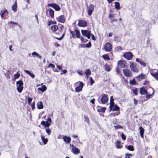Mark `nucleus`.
Here are the masks:
<instances>
[{"mask_svg": "<svg viewBox=\"0 0 158 158\" xmlns=\"http://www.w3.org/2000/svg\"><path fill=\"white\" fill-rule=\"evenodd\" d=\"M69 33L71 34L72 37L73 38H75L76 37L77 38H80L81 36L80 31L77 29H75L74 31H72L70 29H69Z\"/></svg>", "mask_w": 158, "mask_h": 158, "instance_id": "1", "label": "nucleus"}, {"mask_svg": "<svg viewBox=\"0 0 158 158\" xmlns=\"http://www.w3.org/2000/svg\"><path fill=\"white\" fill-rule=\"evenodd\" d=\"M16 85H17V89L19 93H21L23 90V83L22 80H19L16 82Z\"/></svg>", "mask_w": 158, "mask_h": 158, "instance_id": "2", "label": "nucleus"}, {"mask_svg": "<svg viewBox=\"0 0 158 158\" xmlns=\"http://www.w3.org/2000/svg\"><path fill=\"white\" fill-rule=\"evenodd\" d=\"M130 68L133 72L137 73L139 71V69L136 64L133 62H130Z\"/></svg>", "mask_w": 158, "mask_h": 158, "instance_id": "3", "label": "nucleus"}, {"mask_svg": "<svg viewBox=\"0 0 158 158\" xmlns=\"http://www.w3.org/2000/svg\"><path fill=\"white\" fill-rule=\"evenodd\" d=\"M81 32L83 36L87 37L88 39H90L91 36V31L87 30H81Z\"/></svg>", "mask_w": 158, "mask_h": 158, "instance_id": "4", "label": "nucleus"}, {"mask_svg": "<svg viewBox=\"0 0 158 158\" xmlns=\"http://www.w3.org/2000/svg\"><path fill=\"white\" fill-rule=\"evenodd\" d=\"M112 45L109 42H107L105 44L104 49L106 52H110L112 50Z\"/></svg>", "mask_w": 158, "mask_h": 158, "instance_id": "5", "label": "nucleus"}, {"mask_svg": "<svg viewBox=\"0 0 158 158\" xmlns=\"http://www.w3.org/2000/svg\"><path fill=\"white\" fill-rule=\"evenodd\" d=\"M123 56L127 60H130L133 57V54L131 52H127L124 53Z\"/></svg>", "mask_w": 158, "mask_h": 158, "instance_id": "6", "label": "nucleus"}, {"mask_svg": "<svg viewBox=\"0 0 158 158\" xmlns=\"http://www.w3.org/2000/svg\"><path fill=\"white\" fill-rule=\"evenodd\" d=\"M108 100V95L106 94H104L101 98V101L102 104H105L107 102Z\"/></svg>", "mask_w": 158, "mask_h": 158, "instance_id": "7", "label": "nucleus"}, {"mask_svg": "<svg viewBox=\"0 0 158 158\" xmlns=\"http://www.w3.org/2000/svg\"><path fill=\"white\" fill-rule=\"evenodd\" d=\"M123 72L124 75L127 77H131L132 75V73L130 69H123Z\"/></svg>", "mask_w": 158, "mask_h": 158, "instance_id": "8", "label": "nucleus"}, {"mask_svg": "<svg viewBox=\"0 0 158 158\" xmlns=\"http://www.w3.org/2000/svg\"><path fill=\"white\" fill-rule=\"evenodd\" d=\"M48 6H51L56 11H59L60 10V8L59 6L56 3L48 4Z\"/></svg>", "mask_w": 158, "mask_h": 158, "instance_id": "9", "label": "nucleus"}, {"mask_svg": "<svg viewBox=\"0 0 158 158\" xmlns=\"http://www.w3.org/2000/svg\"><path fill=\"white\" fill-rule=\"evenodd\" d=\"M56 20L59 23H64L66 20V18L64 15H61L56 18Z\"/></svg>", "mask_w": 158, "mask_h": 158, "instance_id": "10", "label": "nucleus"}, {"mask_svg": "<svg viewBox=\"0 0 158 158\" xmlns=\"http://www.w3.org/2000/svg\"><path fill=\"white\" fill-rule=\"evenodd\" d=\"M94 6L93 4H90L88 9V14L89 16H90L92 14L94 11Z\"/></svg>", "mask_w": 158, "mask_h": 158, "instance_id": "11", "label": "nucleus"}, {"mask_svg": "<svg viewBox=\"0 0 158 158\" xmlns=\"http://www.w3.org/2000/svg\"><path fill=\"white\" fill-rule=\"evenodd\" d=\"M77 26L79 27H85L87 26V23L84 20H79Z\"/></svg>", "mask_w": 158, "mask_h": 158, "instance_id": "12", "label": "nucleus"}, {"mask_svg": "<svg viewBox=\"0 0 158 158\" xmlns=\"http://www.w3.org/2000/svg\"><path fill=\"white\" fill-rule=\"evenodd\" d=\"M84 85L83 83L81 82H79V84L78 86L75 88V90L76 92H79L81 91Z\"/></svg>", "mask_w": 158, "mask_h": 158, "instance_id": "13", "label": "nucleus"}, {"mask_svg": "<svg viewBox=\"0 0 158 158\" xmlns=\"http://www.w3.org/2000/svg\"><path fill=\"white\" fill-rule=\"evenodd\" d=\"M150 88L151 89V91L152 93L151 94H149L147 92V93H146V98L147 99H149L151 97H152L153 94L154 93V89L150 86Z\"/></svg>", "mask_w": 158, "mask_h": 158, "instance_id": "14", "label": "nucleus"}, {"mask_svg": "<svg viewBox=\"0 0 158 158\" xmlns=\"http://www.w3.org/2000/svg\"><path fill=\"white\" fill-rule=\"evenodd\" d=\"M126 62L123 60H120L118 62V65L121 68H124L125 67Z\"/></svg>", "mask_w": 158, "mask_h": 158, "instance_id": "15", "label": "nucleus"}, {"mask_svg": "<svg viewBox=\"0 0 158 158\" xmlns=\"http://www.w3.org/2000/svg\"><path fill=\"white\" fill-rule=\"evenodd\" d=\"M123 143H122L121 141L119 140H117L115 142L116 147L117 148L121 149L123 147Z\"/></svg>", "mask_w": 158, "mask_h": 158, "instance_id": "16", "label": "nucleus"}, {"mask_svg": "<svg viewBox=\"0 0 158 158\" xmlns=\"http://www.w3.org/2000/svg\"><path fill=\"white\" fill-rule=\"evenodd\" d=\"M72 151L74 154H78L80 153L79 149L77 148L74 147L73 144H72Z\"/></svg>", "mask_w": 158, "mask_h": 158, "instance_id": "17", "label": "nucleus"}, {"mask_svg": "<svg viewBox=\"0 0 158 158\" xmlns=\"http://www.w3.org/2000/svg\"><path fill=\"white\" fill-rule=\"evenodd\" d=\"M156 72L154 73L153 72H150L151 75L156 80L158 81V70H155Z\"/></svg>", "mask_w": 158, "mask_h": 158, "instance_id": "18", "label": "nucleus"}, {"mask_svg": "<svg viewBox=\"0 0 158 158\" xmlns=\"http://www.w3.org/2000/svg\"><path fill=\"white\" fill-rule=\"evenodd\" d=\"M114 99L113 98V96H112L110 97V105L109 106L110 110H112V109L114 106Z\"/></svg>", "mask_w": 158, "mask_h": 158, "instance_id": "19", "label": "nucleus"}, {"mask_svg": "<svg viewBox=\"0 0 158 158\" xmlns=\"http://www.w3.org/2000/svg\"><path fill=\"white\" fill-rule=\"evenodd\" d=\"M146 75L142 73H141L138 76L136 77V78L137 79V80L140 81L141 80H143L145 78Z\"/></svg>", "mask_w": 158, "mask_h": 158, "instance_id": "20", "label": "nucleus"}, {"mask_svg": "<svg viewBox=\"0 0 158 158\" xmlns=\"http://www.w3.org/2000/svg\"><path fill=\"white\" fill-rule=\"evenodd\" d=\"M97 111L99 112H104L106 110V107H102L100 106H98L97 107Z\"/></svg>", "mask_w": 158, "mask_h": 158, "instance_id": "21", "label": "nucleus"}, {"mask_svg": "<svg viewBox=\"0 0 158 158\" xmlns=\"http://www.w3.org/2000/svg\"><path fill=\"white\" fill-rule=\"evenodd\" d=\"M63 141L66 143H69L71 141V139L70 137L66 136H63Z\"/></svg>", "mask_w": 158, "mask_h": 158, "instance_id": "22", "label": "nucleus"}, {"mask_svg": "<svg viewBox=\"0 0 158 158\" xmlns=\"http://www.w3.org/2000/svg\"><path fill=\"white\" fill-rule=\"evenodd\" d=\"M147 90L145 89L144 87H141L140 89L139 93L141 95H143L147 93Z\"/></svg>", "mask_w": 158, "mask_h": 158, "instance_id": "23", "label": "nucleus"}, {"mask_svg": "<svg viewBox=\"0 0 158 158\" xmlns=\"http://www.w3.org/2000/svg\"><path fill=\"white\" fill-rule=\"evenodd\" d=\"M8 12L6 9H5L3 10H1L0 11V15L2 18H3V16L5 14L8 15Z\"/></svg>", "mask_w": 158, "mask_h": 158, "instance_id": "24", "label": "nucleus"}, {"mask_svg": "<svg viewBox=\"0 0 158 158\" xmlns=\"http://www.w3.org/2000/svg\"><path fill=\"white\" fill-rule=\"evenodd\" d=\"M37 106L38 109H41L44 108V105L42 101L38 102L37 104Z\"/></svg>", "mask_w": 158, "mask_h": 158, "instance_id": "25", "label": "nucleus"}, {"mask_svg": "<svg viewBox=\"0 0 158 158\" xmlns=\"http://www.w3.org/2000/svg\"><path fill=\"white\" fill-rule=\"evenodd\" d=\"M139 129L140 130L139 133L140 136L142 138H143L144 129L141 126L139 127Z\"/></svg>", "mask_w": 158, "mask_h": 158, "instance_id": "26", "label": "nucleus"}, {"mask_svg": "<svg viewBox=\"0 0 158 158\" xmlns=\"http://www.w3.org/2000/svg\"><path fill=\"white\" fill-rule=\"evenodd\" d=\"M38 89L40 90L42 92H43L46 90L47 87L45 85H43L41 87L38 88Z\"/></svg>", "mask_w": 158, "mask_h": 158, "instance_id": "27", "label": "nucleus"}, {"mask_svg": "<svg viewBox=\"0 0 158 158\" xmlns=\"http://www.w3.org/2000/svg\"><path fill=\"white\" fill-rule=\"evenodd\" d=\"M17 5L16 1H15L14 4L12 6V10L15 12H16L17 10Z\"/></svg>", "mask_w": 158, "mask_h": 158, "instance_id": "28", "label": "nucleus"}, {"mask_svg": "<svg viewBox=\"0 0 158 158\" xmlns=\"http://www.w3.org/2000/svg\"><path fill=\"white\" fill-rule=\"evenodd\" d=\"M103 59L105 60L108 61L110 60V58L108 54H104L102 56Z\"/></svg>", "mask_w": 158, "mask_h": 158, "instance_id": "29", "label": "nucleus"}, {"mask_svg": "<svg viewBox=\"0 0 158 158\" xmlns=\"http://www.w3.org/2000/svg\"><path fill=\"white\" fill-rule=\"evenodd\" d=\"M49 15L51 18H53L54 16V11L52 9H50L49 10Z\"/></svg>", "mask_w": 158, "mask_h": 158, "instance_id": "30", "label": "nucleus"}, {"mask_svg": "<svg viewBox=\"0 0 158 158\" xmlns=\"http://www.w3.org/2000/svg\"><path fill=\"white\" fill-rule=\"evenodd\" d=\"M41 138L42 142L44 144H46L47 143L48 141L47 139L45 138L43 136H41Z\"/></svg>", "mask_w": 158, "mask_h": 158, "instance_id": "31", "label": "nucleus"}, {"mask_svg": "<svg viewBox=\"0 0 158 158\" xmlns=\"http://www.w3.org/2000/svg\"><path fill=\"white\" fill-rule=\"evenodd\" d=\"M32 55L33 56H36L39 58L40 59L42 58V56L40 55L37 52H33L32 53Z\"/></svg>", "mask_w": 158, "mask_h": 158, "instance_id": "32", "label": "nucleus"}, {"mask_svg": "<svg viewBox=\"0 0 158 158\" xmlns=\"http://www.w3.org/2000/svg\"><path fill=\"white\" fill-rule=\"evenodd\" d=\"M111 69L109 65L107 64H106L105 65V70L107 72H109L111 70Z\"/></svg>", "mask_w": 158, "mask_h": 158, "instance_id": "33", "label": "nucleus"}, {"mask_svg": "<svg viewBox=\"0 0 158 158\" xmlns=\"http://www.w3.org/2000/svg\"><path fill=\"white\" fill-rule=\"evenodd\" d=\"M58 26L56 25H52L51 27V30L54 31H56L58 30Z\"/></svg>", "mask_w": 158, "mask_h": 158, "instance_id": "34", "label": "nucleus"}, {"mask_svg": "<svg viewBox=\"0 0 158 158\" xmlns=\"http://www.w3.org/2000/svg\"><path fill=\"white\" fill-rule=\"evenodd\" d=\"M115 9L118 10H119L121 8L120 6V4L118 2H115Z\"/></svg>", "mask_w": 158, "mask_h": 158, "instance_id": "35", "label": "nucleus"}, {"mask_svg": "<svg viewBox=\"0 0 158 158\" xmlns=\"http://www.w3.org/2000/svg\"><path fill=\"white\" fill-rule=\"evenodd\" d=\"M85 73L87 76V78H88V76L91 74V72L89 69H87L85 72Z\"/></svg>", "mask_w": 158, "mask_h": 158, "instance_id": "36", "label": "nucleus"}, {"mask_svg": "<svg viewBox=\"0 0 158 158\" xmlns=\"http://www.w3.org/2000/svg\"><path fill=\"white\" fill-rule=\"evenodd\" d=\"M129 83L131 85H135L136 84V81L134 78L132 80H130Z\"/></svg>", "mask_w": 158, "mask_h": 158, "instance_id": "37", "label": "nucleus"}, {"mask_svg": "<svg viewBox=\"0 0 158 158\" xmlns=\"http://www.w3.org/2000/svg\"><path fill=\"white\" fill-rule=\"evenodd\" d=\"M138 89L136 88L133 90V93L135 95H137L138 94Z\"/></svg>", "mask_w": 158, "mask_h": 158, "instance_id": "38", "label": "nucleus"}, {"mask_svg": "<svg viewBox=\"0 0 158 158\" xmlns=\"http://www.w3.org/2000/svg\"><path fill=\"white\" fill-rule=\"evenodd\" d=\"M114 107L113 108L112 110L113 111H119L120 108L117 105H115L114 106Z\"/></svg>", "mask_w": 158, "mask_h": 158, "instance_id": "39", "label": "nucleus"}, {"mask_svg": "<svg viewBox=\"0 0 158 158\" xmlns=\"http://www.w3.org/2000/svg\"><path fill=\"white\" fill-rule=\"evenodd\" d=\"M127 149L129 151H133L134 150V147L132 145H129L128 146Z\"/></svg>", "mask_w": 158, "mask_h": 158, "instance_id": "40", "label": "nucleus"}, {"mask_svg": "<svg viewBox=\"0 0 158 158\" xmlns=\"http://www.w3.org/2000/svg\"><path fill=\"white\" fill-rule=\"evenodd\" d=\"M56 22H53L52 21H49L48 23V26H49L52 24H56Z\"/></svg>", "mask_w": 158, "mask_h": 158, "instance_id": "41", "label": "nucleus"}, {"mask_svg": "<svg viewBox=\"0 0 158 158\" xmlns=\"http://www.w3.org/2000/svg\"><path fill=\"white\" fill-rule=\"evenodd\" d=\"M20 75L19 73L17 72L14 75V78L15 79H18L20 77Z\"/></svg>", "mask_w": 158, "mask_h": 158, "instance_id": "42", "label": "nucleus"}, {"mask_svg": "<svg viewBox=\"0 0 158 158\" xmlns=\"http://www.w3.org/2000/svg\"><path fill=\"white\" fill-rule=\"evenodd\" d=\"M32 99V98L31 97H28L27 99V102L29 105H31Z\"/></svg>", "mask_w": 158, "mask_h": 158, "instance_id": "43", "label": "nucleus"}, {"mask_svg": "<svg viewBox=\"0 0 158 158\" xmlns=\"http://www.w3.org/2000/svg\"><path fill=\"white\" fill-rule=\"evenodd\" d=\"M143 85H150L149 81L148 80L145 81L143 83Z\"/></svg>", "mask_w": 158, "mask_h": 158, "instance_id": "44", "label": "nucleus"}, {"mask_svg": "<svg viewBox=\"0 0 158 158\" xmlns=\"http://www.w3.org/2000/svg\"><path fill=\"white\" fill-rule=\"evenodd\" d=\"M35 101L33 102L32 104L31 103V105H30L31 106L32 110H34L35 108Z\"/></svg>", "mask_w": 158, "mask_h": 158, "instance_id": "45", "label": "nucleus"}, {"mask_svg": "<svg viewBox=\"0 0 158 158\" xmlns=\"http://www.w3.org/2000/svg\"><path fill=\"white\" fill-rule=\"evenodd\" d=\"M91 46V43L90 41H89L87 44L85 45V47L87 48H89Z\"/></svg>", "mask_w": 158, "mask_h": 158, "instance_id": "46", "label": "nucleus"}, {"mask_svg": "<svg viewBox=\"0 0 158 158\" xmlns=\"http://www.w3.org/2000/svg\"><path fill=\"white\" fill-rule=\"evenodd\" d=\"M46 133L48 134V135H49L51 134V130L49 128H47L45 129Z\"/></svg>", "mask_w": 158, "mask_h": 158, "instance_id": "47", "label": "nucleus"}, {"mask_svg": "<svg viewBox=\"0 0 158 158\" xmlns=\"http://www.w3.org/2000/svg\"><path fill=\"white\" fill-rule=\"evenodd\" d=\"M114 127L115 129H123V127L120 125H117L114 126Z\"/></svg>", "mask_w": 158, "mask_h": 158, "instance_id": "48", "label": "nucleus"}, {"mask_svg": "<svg viewBox=\"0 0 158 158\" xmlns=\"http://www.w3.org/2000/svg\"><path fill=\"white\" fill-rule=\"evenodd\" d=\"M115 15L114 14H110L109 15V18L110 19H112L114 17Z\"/></svg>", "mask_w": 158, "mask_h": 158, "instance_id": "49", "label": "nucleus"}, {"mask_svg": "<svg viewBox=\"0 0 158 158\" xmlns=\"http://www.w3.org/2000/svg\"><path fill=\"white\" fill-rule=\"evenodd\" d=\"M121 137L122 138V139L123 140H126V136L123 133H122L121 135Z\"/></svg>", "mask_w": 158, "mask_h": 158, "instance_id": "50", "label": "nucleus"}, {"mask_svg": "<svg viewBox=\"0 0 158 158\" xmlns=\"http://www.w3.org/2000/svg\"><path fill=\"white\" fill-rule=\"evenodd\" d=\"M55 67V65L54 64H52V63H50L48 64V67H51L53 69Z\"/></svg>", "mask_w": 158, "mask_h": 158, "instance_id": "51", "label": "nucleus"}, {"mask_svg": "<svg viewBox=\"0 0 158 158\" xmlns=\"http://www.w3.org/2000/svg\"><path fill=\"white\" fill-rule=\"evenodd\" d=\"M120 111H118V112H115L113 114L112 113L111 114H113V115L114 116L116 115H118L120 114Z\"/></svg>", "mask_w": 158, "mask_h": 158, "instance_id": "52", "label": "nucleus"}, {"mask_svg": "<svg viewBox=\"0 0 158 158\" xmlns=\"http://www.w3.org/2000/svg\"><path fill=\"white\" fill-rule=\"evenodd\" d=\"M139 63L141 65H142L143 67H144L146 66V63L141 60L140 61Z\"/></svg>", "mask_w": 158, "mask_h": 158, "instance_id": "53", "label": "nucleus"}, {"mask_svg": "<svg viewBox=\"0 0 158 158\" xmlns=\"http://www.w3.org/2000/svg\"><path fill=\"white\" fill-rule=\"evenodd\" d=\"M90 85H92L93 84H94L95 82L94 81V80H93L92 77H90Z\"/></svg>", "mask_w": 158, "mask_h": 158, "instance_id": "54", "label": "nucleus"}, {"mask_svg": "<svg viewBox=\"0 0 158 158\" xmlns=\"http://www.w3.org/2000/svg\"><path fill=\"white\" fill-rule=\"evenodd\" d=\"M116 71L117 74H118L120 73V70H119V69L118 68V67H116Z\"/></svg>", "mask_w": 158, "mask_h": 158, "instance_id": "55", "label": "nucleus"}, {"mask_svg": "<svg viewBox=\"0 0 158 158\" xmlns=\"http://www.w3.org/2000/svg\"><path fill=\"white\" fill-rule=\"evenodd\" d=\"M84 117L85 118V121H86L87 122V123H89V118L86 117L85 115H84Z\"/></svg>", "mask_w": 158, "mask_h": 158, "instance_id": "56", "label": "nucleus"}, {"mask_svg": "<svg viewBox=\"0 0 158 158\" xmlns=\"http://www.w3.org/2000/svg\"><path fill=\"white\" fill-rule=\"evenodd\" d=\"M45 126L47 127H48L50 126V124L48 121H46Z\"/></svg>", "mask_w": 158, "mask_h": 158, "instance_id": "57", "label": "nucleus"}, {"mask_svg": "<svg viewBox=\"0 0 158 158\" xmlns=\"http://www.w3.org/2000/svg\"><path fill=\"white\" fill-rule=\"evenodd\" d=\"M95 99L94 98H93L90 101V102L91 103H92V104H95Z\"/></svg>", "mask_w": 158, "mask_h": 158, "instance_id": "58", "label": "nucleus"}, {"mask_svg": "<svg viewBox=\"0 0 158 158\" xmlns=\"http://www.w3.org/2000/svg\"><path fill=\"white\" fill-rule=\"evenodd\" d=\"M10 23V24H11L12 25H16L18 24L17 23L15 22L12 21H11Z\"/></svg>", "mask_w": 158, "mask_h": 158, "instance_id": "59", "label": "nucleus"}, {"mask_svg": "<svg viewBox=\"0 0 158 158\" xmlns=\"http://www.w3.org/2000/svg\"><path fill=\"white\" fill-rule=\"evenodd\" d=\"M133 100H134V104L135 105H136L137 104V103H138L137 101L136 100L135 98H134L133 99Z\"/></svg>", "mask_w": 158, "mask_h": 158, "instance_id": "60", "label": "nucleus"}, {"mask_svg": "<svg viewBox=\"0 0 158 158\" xmlns=\"http://www.w3.org/2000/svg\"><path fill=\"white\" fill-rule=\"evenodd\" d=\"M91 37H92V40H96V38H95V37H94V35L93 34H91Z\"/></svg>", "mask_w": 158, "mask_h": 158, "instance_id": "61", "label": "nucleus"}, {"mask_svg": "<svg viewBox=\"0 0 158 158\" xmlns=\"http://www.w3.org/2000/svg\"><path fill=\"white\" fill-rule=\"evenodd\" d=\"M125 156H132V154H129V153H127L125 154Z\"/></svg>", "mask_w": 158, "mask_h": 158, "instance_id": "62", "label": "nucleus"}, {"mask_svg": "<svg viewBox=\"0 0 158 158\" xmlns=\"http://www.w3.org/2000/svg\"><path fill=\"white\" fill-rule=\"evenodd\" d=\"M62 71L63 72V73H61V74H63L67 72V71L66 69L62 70Z\"/></svg>", "mask_w": 158, "mask_h": 158, "instance_id": "63", "label": "nucleus"}, {"mask_svg": "<svg viewBox=\"0 0 158 158\" xmlns=\"http://www.w3.org/2000/svg\"><path fill=\"white\" fill-rule=\"evenodd\" d=\"M56 67L58 68L60 70H61L62 69V67L61 66H60L58 65H56Z\"/></svg>", "mask_w": 158, "mask_h": 158, "instance_id": "64", "label": "nucleus"}]
</instances>
